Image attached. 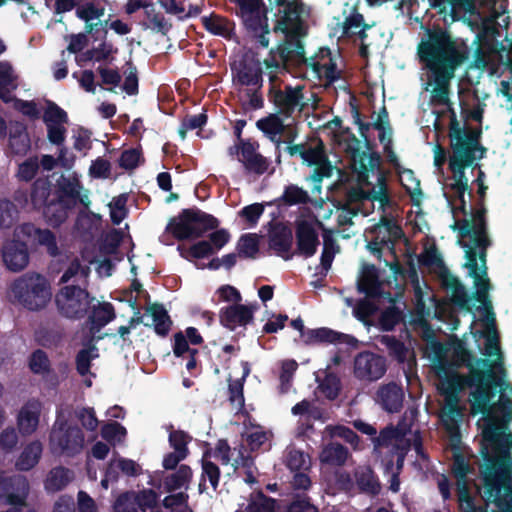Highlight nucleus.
<instances>
[{"label":"nucleus","mask_w":512,"mask_h":512,"mask_svg":"<svg viewBox=\"0 0 512 512\" xmlns=\"http://www.w3.org/2000/svg\"><path fill=\"white\" fill-rule=\"evenodd\" d=\"M459 233L462 237L470 238L469 243L462 244L466 256L464 266L468 269L469 276L473 278L476 289L475 297L485 312L484 322L487 333L485 355L489 358L477 359L475 366H470V372L478 379L477 388L470 394L471 413L501 416V420L510 422L512 420V400L505 395L507 390L512 393L509 383L499 384L502 394L496 403H492L493 388L497 385L495 369H500L503 374L505 370L495 327V313L489 298L491 284L487 277L486 249L490 245V240L486 233L484 216L478 212L474 218L463 220L459 224Z\"/></svg>","instance_id":"obj_1"},{"label":"nucleus","mask_w":512,"mask_h":512,"mask_svg":"<svg viewBox=\"0 0 512 512\" xmlns=\"http://www.w3.org/2000/svg\"><path fill=\"white\" fill-rule=\"evenodd\" d=\"M488 425L483 429L485 440L491 443L492 453H486L482 467L484 506L476 507L463 483L457 488L459 506L462 512H512V433L506 424L500 423L501 416H485Z\"/></svg>","instance_id":"obj_2"},{"label":"nucleus","mask_w":512,"mask_h":512,"mask_svg":"<svg viewBox=\"0 0 512 512\" xmlns=\"http://www.w3.org/2000/svg\"><path fill=\"white\" fill-rule=\"evenodd\" d=\"M339 147L347 154L352 169L358 175L362 185L372 187L368 191L361 188H352L347 192V206L337 209V222L339 225H351L352 219L359 212L366 215L375 202L383 212L392 206L387 192L385 177L376 169L379 158L362 150L361 141L347 128L335 134Z\"/></svg>","instance_id":"obj_3"},{"label":"nucleus","mask_w":512,"mask_h":512,"mask_svg":"<svg viewBox=\"0 0 512 512\" xmlns=\"http://www.w3.org/2000/svg\"><path fill=\"white\" fill-rule=\"evenodd\" d=\"M417 56L427 70L424 90L430 94V104L450 109L451 81L468 59L466 45L443 29L427 30L417 45Z\"/></svg>","instance_id":"obj_4"},{"label":"nucleus","mask_w":512,"mask_h":512,"mask_svg":"<svg viewBox=\"0 0 512 512\" xmlns=\"http://www.w3.org/2000/svg\"><path fill=\"white\" fill-rule=\"evenodd\" d=\"M353 425L358 431L373 436L372 442L377 453L382 454L384 449H388L392 455H395L398 470L402 468L412 443L417 451L420 449L417 433L405 423H399L396 427L387 426L380 431L379 435H376L377 429L369 423L356 420Z\"/></svg>","instance_id":"obj_5"},{"label":"nucleus","mask_w":512,"mask_h":512,"mask_svg":"<svg viewBox=\"0 0 512 512\" xmlns=\"http://www.w3.org/2000/svg\"><path fill=\"white\" fill-rule=\"evenodd\" d=\"M478 385V379L471 372L469 376L459 373H449L441 378L439 390L444 396L445 405L442 409L441 420L448 433L454 437L458 434L462 412L459 407L460 393L466 387Z\"/></svg>","instance_id":"obj_6"},{"label":"nucleus","mask_w":512,"mask_h":512,"mask_svg":"<svg viewBox=\"0 0 512 512\" xmlns=\"http://www.w3.org/2000/svg\"><path fill=\"white\" fill-rule=\"evenodd\" d=\"M9 298L31 311L47 306L52 298L49 281L43 275L28 272L16 278L9 286Z\"/></svg>","instance_id":"obj_7"},{"label":"nucleus","mask_w":512,"mask_h":512,"mask_svg":"<svg viewBox=\"0 0 512 512\" xmlns=\"http://www.w3.org/2000/svg\"><path fill=\"white\" fill-rule=\"evenodd\" d=\"M84 441V434L77 425L57 419L50 432L49 447L54 454L72 457L83 450Z\"/></svg>","instance_id":"obj_8"},{"label":"nucleus","mask_w":512,"mask_h":512,"mask_svg":"<svg viewBox=\"0 0 512 512\" xmlns=\"http://www.w3.org/2000/svg\"><path fill=\"white\" fill-rule=\"evenodd\" d=\"M218 227V220L213 216L201 211L184 210L178 217L173 219L168 226L169 231L179 240L188 238H199L206 231Z\"/></svg>","instance_id":"obj_9"},{"label":"nucleus","mask_w":512,"mask_h":512,"mask_svg":"<svg viewBox=\"0 0 512 512\" xmlns=\"http://www.w3.org/2000/svg\"><path fill=\"white\" fill-rule=\"evenodd\" d=\"M286 152L290 156L299 155L304 163L308 166L315 167L310 176V180L316 184L321 183L324 178H330L334 172H340V169L332 165L328 160L322 142H318L316 145L310 147L304 144L288 145Z\"/></svg>","instance_id":"obj_10"},{"label":"nucleus","mask_w":512,"mask_h":512,"mask_svg":"<svg viewBox=\"0 0 512 512\" xmlns=\"http://www.w3.org/2000/svg\"><path fill=\"white\" fill-rule=\"evenodd\" d=\"M271 9H276L278 15L274 32H282L285 35H301L303 31V19L308 15V10L301 0H269Z\"/></svg>","instance_id":"obj_11"},{"label":"nucleus","mask_w":512,"mask_h":512,"mask_svg":"<svg viewBox=\"0 0 512 512\" xmlns=\"http://www.w3.org/2000/svg\"><path fill=\"white\" fill-rule=\"evenodd\" d=\"M269 99L277 109V113L292 117L295 112L301 113L307 106L303 95V86L282 85L278 75L270 80Z\"/></svg>","instance_id":"obj_12"},{"label":"nucleus","mask_w":512,"mask_h":512,"mask_svg":"<svg viewBox=\"0 0 512 512\" xmlns=\"http://www.w3.org/2000/svg\"><path fill=\"white\" fill-rule=\"evenodd\" d=\"M308 58L301 40L287 39L278 47L277 54L271 52L269 57L264 59V73L268 75L269 80H273L278 74L284 72L286 63L292 62L306 66Z\"/></svg>","instance_id":"obj_13"},{"label":"nucleus","mask_w":512,"mask_h":512,"mask_svg":"<svg viewBox=\"0 0 512 512\" xmlns=\"http://www.w3.org/2000/svg\"><path fill=\"white\" fill-rule=\"evenodd\" d=\"M94 300L85 288L73 284L61 288L55 296L59 313L70 319L86 315Z\"/></svg>","instance_id":"obj_14"},{"label":"nucleus","mask_w":512,"mask_h":512,"mask_svg":"<svg viewBox=\"0 0 512 512\" xmlns=\"http://www.w3.org/2000/svg\"><path fill=\"white\" fill-rule=\"evenodd\" d=\"M29 492L30 484L25 476L0 474V498L7 506L3 512H35L27 505Z\"/></svg>","instance_id":"obj_15"},{"label":"nucleus","mask_w":512,"mask_h":512,"mask_svg":"<svg viewBox=\"0 0 512 512\" xmlns=\"http://www.w3.org/2000/svg\"><path fill=\"white\" fill-rule=\"evenodd\" d=\"M308 77L319 81L320 85L329 87L342 77V71L337 66V58L327 48H320L310 56L306 64Z\"/></svg>","instance_id":"obj_16"},{"label":"nucleus","mask_w":512,"mask_h":512,"mask_svg":"<svg viewBox=\"0 0 512 512\" xmlns=\"http://www.w3.org/2000/svg\"><path fill=\"white\" fill-rule=\"evenodd\" d=\"M368 234L370 241L367 244V248L378 257H380L384 247L388 248L392 253L394 244L403 236L401 227L392 218L386 216H382Z\"/></svg>","instance_id":"obj_17"},{"label":"nucleus","mask_w":512,"mask_h":512,"mask_svg":"<svg viewBox=\"0 0 512 512\" xmlns=\"http://www.w3.org/2000/svg\"><path fill=\"white\" fill-rule=\"evenodd\" d=\"M233 83L237 86L260 89L262 85L261 62L253 53H246L232 65Z\"/></svg>","instance_id":"obj_18"},{"label":"nucleus","mask_w":512,"mask_h":512,"mask_svg":"<svg viewBox=\"0 0 512 512\" xmlns=\"http://www.w3.org/2000/svg\"><path fill=\"white\" fill-rule=\"evenodd\" d=\"M386 370V360L375 353L361 352L354 359V376L361 381H376Z\"/></svg>","instance_id":"obj_19"},{"label":"nucleus","mask_w":512,"mask_h":512,"mask_svg":"<svg viewBox=\"0 0 512 512\" xmlns=\"http://www.w3.org/2000/svg\"><path fill=\"white\" fill-rule=\"evenodd\" d=\"M43 403L36 398L26 401L16 413V428L23 437L35 434L41 425Z\"/></svg>","instance_id":"obj_20"},{"label":"nucleus","mask_w":512,"mask_h":512,"mask_svg":"<svg viewBox=\"0 0 512 512\" xmlns=\"http://www.w3.org/2000/svg\"><path fill=\"white\" fill-rule=\"evenodd\" d=\"M14 236L3 242L1 248L2 262L5 268L11 272H20L29 264V251L27 244Z\"/></svg>","instance_id":"obj_21"},{"label":"nucleus","mask_w":512,"mask_h":512,"mask_svg":"<svg viewBox=\"0 0 512 512\" xmlns=\"http://www.w3.org/2000/svg\"><path fill=\"white\" fill-rule=\"evenodd\" d=\"M319 222L314 218H302L297 221L296 238L300 254L310 257L316 252L319 245L317 226Z\"/></svg>","instance_id":"obj_22"},{"label":"nucleus","mask_w":512,"mask_h":512,"mask_svg":"<svg viewBox=\"0 0 512 512\" xmlns=\"http://www.w3.org/2000/svg\"><path fill=\"white\" fill-rule=\"evenodd\" d=\"M405 392L396 382L381 384L375 393V401L389 413H397L403 407Z\"/></svg>","instance_id":"obj_23"},{"label":"nucleus","mask_w":512,"mask_h":512,"mask_svg":"<svg viewBox=\"0 0 512 512\" xmlns=\"http://www.w3.org/2000/svg\"><path fill=\"white\" fill-rule=\"evenodd\" d=\"M13 236L27 238L39 245L45 246L47 252L52 256L58 254L55 236L48 229H39L31 223H24L15 228Z\"/></svg>","instance_id":"obj_24"},{"label":"nucleus","mask_w":512,"mask_h":512,"mask_svg":"<svg viewBox=\"0 0 512 512\" xmlns=\"http://www.w3.org/2000/svg\"><path fill=\"white\" fill-rule=\"evenodd\" d=\"M13 236L27 238L39 245L45 246L47 252L52 256L58 254L55 236L48 229H39L31 223H24L15 228Z\"/></svg>","instance_id":"obj_25"},{"label":"nucleus","mask_w":512,"mask_h":512,"mask_svg":"<svg viewBox=\"0 0 512 512\" xmlns=\"http://www.w3.org/2000/svg\"><path fill=\"white\" fill-rule=\"evenodd\" d=\"M358 290L365 293L368 297L375 298L383 296L393 302L390 293H382V282L379 280L377 268L372 264H364L361 268L358 280Z\"/></svg>","instance_id":"obj_26"},{"label":"nucleus","mask_w":512,"mask_h":512,"mask_svg":"<svg viewBox=\"0 0 512 512\" xmlns=\"http://www.w3.org/2000/svg\"><path fill=\"white\" fill-rule=\"evenodd\" d=\"M76 15L85 22V33L90 34L105 28L108 20L105 19V8L93 2H86L77 7Z\"/></svg>","instance_id":"obj_27"},{"label":"nucleus","mask_w":512,"mask_h":512,"mask_svg":"<svg viewBox=\"0 0 512 512\" xmlns=\"http://www.w3.org/2000/svg\"><path fill=\"white\" fill-rule=\"evenodd\" d=\"M235 2L248 29L258 30L265 26L266 13L261 0H235Z\"/></svg>","instance_id":"obj_28"},{"label":"nucleus","mask_w":512,"mask_h":512,"mask_svg":"<svg viewBox=\"0 0 512 512\" xmlns=\"http://www.w3.org/2000/svg\"><path fill=\"white\" fill-rule=\"evenodd\" d=\"M440 281L450 296L451 301L459 307L470 311L471 298L460 281L448 270H443L440 273Z\"/></svg>","instance_id":"obj_29"},{"label":"nucleus","mask_w":512,"mask_h":512,"mask_svg":"<svg viewBox=\"0 0 512 512\" xmlns=\"http://www.w3.org/2000/svg\"><path fill=\"white\" fill-rule=\"evenodd\" d=\"M238 160L244 165L248 173L261 175L269 167V161L250 142H243L241 144V156H239Z\"/></svg>","instance_id":"obj_30"},{"label":"nucleus","mask_w":512,"mask_h":512,"mask_svg":"<svg viewBox=\"0 0 512 512\" xmlns=\"http://www.w3.org/2000/svg\"><path fill=\"white\" fill-rule=\"evenodd\" d=\"M252 318V308L241 304L228 306L220 313V322L231 330L238 326H245Z\"/></svg>","instance_id":"obj_31"},{"label":"nucleus","mask_w":512,"mask_h":512,"mask_svg":"<svg viewBox=\"0 0 512 512\" xmlns=\"http://www.w3.org/2000/svg\"><path fill=\"white\" fill-rule=\"evenodd\" d=\"M372 25L364 23V18L359 13H354L347 17L343 23L337 24V28L334 29V33H340V36H353L358 35L362 40V54L365 53L366 44L365 39L367 37L366 30L371 28Z\"/></svg>","instance_id":"obj_32"},{"label":"nucleus","mask_w":512,"mask_h":512,"mask_svg":"<svg viewBox=\"0 0 512 512\" xmlns=\"http://www.w3.org/2000/svg\"><path fill=\"white\" fill-rule=\"evenodd\" d=\"M476 144L473 140H464L459 138L453 146V156L450 158V169H464L465 166L472 165L475 160L474 151Z\"/></svg>","instance_id":"obj_33"},{"label":"nucleus","mask_w":512,"mask_h":512,"mask_svg":"<svg viewBox=\"0 0 512 512\" xmlns=\"http://www.w3.org/2000/svg\"><path fill=\"white\" fill-rule=\"evenodd\" d=\"M75 478L74 472L66 467L52 468L45 480L44 488L49 493H56L65 489Z\"/></svg>","instance_id":"obj_34"},{"label":"nucleus","mask_w":512,"mask_h":512,"mask_svg":"<svg viewBox=\"0 0 512 512\" xmlns=\"http://www.w3.org/2000/svg\"><path fill=\"white\" fill-rule=\"evenodd\" d=\"M43 445L40 441L34 440L29 442L19 454L15 467L19 471H29L34 468L42 455Z\"/></svg>","instance_id":"obj_35"},{"label":"nucleus","mask_w":512,"mask_h":512,"mask_svg":"<svg viewBox=\"0 0 512 512\" xmlns=\"http://www.w3.org/2000/svg\"><path fill=\"white\" fill-rule=\"evenodd\" d=\"M278 113H272L256 122V126L279 148L282 143L280 136L285 130V124Z\"/></svg>","instance_id":"obj_36"},{"label":"nucleus","mask_w":512,"mask_h":512,"mask_svg":"<svg viewBox=\"0 0 512 512\" xmlns=\"http://www.w3.org/2000/svg\"><path fill=\"white\" fill-rule=\"evenodd\" d=\"M354 478L360 491L371 495L380 492L381 485L369 466H358L354 471Z\"/></svg>","instance_id":"obj_37"},{"label":"nucleus","mask_w":512,"mask_h":512,"mask_svg":"<svg viewBox=\"0 0 512 512\" xmlns=\"http://www.w3.org/2000/svg\"><path fill=\"white\" fill-rule=\"evenodd\" d=\"M349 457L348 449L337 442L324 445L319 454V460L322 463L332 466H343Z\"/></svg>","instance_id":"obj_38"},{"label":"nucleus","mask_w":512,"mask_h":512,"mask_svg":"<svg viewBox=\"0 0 512 512\" xmlns=\"http://www.w3.org/2000/svg\"><path fill=\"white\" fill-rule=\"evenodd\" d=\"M292 246V233L286 227H276L270 233V248L277 254L288 258L286 254Z\"/></svg>","instance_id":"obj_39"},{"label":"nucleus","mask_w":512,"mask_h":512,"mask_svg":"<svg viewBox=\"0 0 512 512\" xmlns=\"http://www.w3.org/2000/svg\"><path fill=\"white\" fill-rule=\"evenodd\" d=\"M89 274V266L83 265L78 258H73L64 270L60 283L73 282L85 284Z\"/></svg>","instance_id":"obj_40"},{"label":"nucleus","mask_w":512,"mask_h":512,"mask_svg":"<svg viewBox=\"0 0 512 512\" xmlns=\"http://www.w3.org/2000/svg\"><path fill=\"white\" fill-rule=\"evenodd\" d=\"M146 312L151 322H146L145 325H153L159 335H166L170 329L171 321L164 307L154 304L148 307Z\"/></svg>","instance_id":"obj_41"},{"label":"nucleus","mask_w":512,"mask_h":512,"mask_svg":"<svg viewBox=\"0 0 512 512\" xmlns=\"http://www.w3.org/2000/svg\"><path fill=\"white\" fill-rule=\"evenodd\" d=\"M52 183L46 177L38 178L31 187L30 199L34 208L40 209L48 205Z\"/></svg>","instance_id":"obj_42"},{"label":"nucleus","mask_w":512,"mask_h":512,"mask_svg":"<svg viewBox=\"0 0 512 512\" xmlns=\"http://www.w3.org/2000/svg\"><path fill=\"white\" fill-rule=\"evenodd\" d=\"M118 471L126 476H137L141 473V467L135 461L122 457L114 458L107 468V476L117 479Z\"/></svg>","instance_id":"obj_43"},{"label":"nucleus","mask_w":512,"mask_h":512,"mask_svg":"<svg viewBox=\"0 0 512 512\" xmlns=\"http://www.w3.org/2000/svg\"><path fill=\"white\" fill-rule=\"evenodd\" d=\"M304 341L309 344L314 343H336V342H347L348 335L335 332L328 328H319L310 330L306 334H303Z\"/></svg>","instance_id":"obj_44"},{"label":"nucleus","mask_w":512,"mask_h":512,"mask_svg":"<svg viewBox=\"0 0 512 512\" xmlns=\"http://www.w3.org/2000/svg\"><path fill=\"white\" fill-rule=\"evenodd\" d=\"M234 453L235 449L232 451L225 441H219L214 452L207 456L210 459L213 458L212 461L216 462L217 465L219 463L227 467V473L229 474L231 470L235 471L238 467V460L233 458Z\"/></svg>","instance_id":"obj_45"},{"label":"nucleus","mask_w":512,"mask_h":512,"mask_svg":"<svg viewBox=\"0 0 512 512\" xmlns=\"http://www.w3.org/2000/svg\"><path fill=\"white\" fill-rule=\"evenodd\" d=\"M145 19L143 21L146 28L154 32L166 34L170 29V24L160 11H156L152 5H143Z\"/></svg>","instance_id":"obj_46"},{"label":"nucleus","mask_w":512,"mask_h":512,"mask_svg":"<svg viewBox=\"0 0 512 512\" xmlns=\"http://www.w3.org/2000/svg\"><path fill=\"white\" fill-rule=\"evenodd\" d=\"M160 3L168 13L179 17H191L200 13L199 5H194L187 0H160Z\"/></svg>","instance_id":"obj_47"},{"label":"nucleus","mask_w":512,"mask_h":512,"mask_svg":"<svg viewBox=\"0 0 512 512\" xmlns=\"http://www.w3.org/2000/svg\"><path fill=\"white\" fill-rule=\"evenodd\" d=\"M192 478V470L187 465H181L175 473L167 476L164 480V486L167 491H174L181 488H187Z\"/></svg>","instance_id":"obj_48"},{"label":"nucleus","mask_w":512,"mask_h":512,"mask_svg":"<svg viewBox=\"0 0 512 512\" xmlns=\"http://www.w3.org/2000/svg\"><path fill=\"white\" fill-rule=\"evenodd\" d=\"M285 463L292 471H305L310 467V457L294 446H289L285 451Z\"/></svg>","instance_id":"obj_49"},{"label":"nucleus","mask_w":512,"mask_h":512,"mask_svg":"<svg viewBox=\"0 0 512 512\" xmlns=\"http://www.w3.org/2000/svg\"><path fill=\"white\" fill-rule=\"evenodd\" d=\"M202 482L199 484L201 491L207 489L206 480L209 481L210 486L213 490H216L220 477V470L216 462L212 461L210 457L204 456L202 460Z\"/></svg>","instance_id":"obj_50"},{"label":"nucleus","mask_w":512,"mask_h":512,"mask_svg":"<svg viewBox=\"0 0 512 512\" xmlns=\"http://www.w3.org/2000/svg\"><path fill=\"white\" fill-rule=\"evenodd\" d=\"M39 171V158L32 156L18 165L15 177L18 181L29 182L37 175Z\"/></svg>","instance_id":"obj_51"},{"label":"nucleus","mask_w":512,"mask_h":512,"mask_svg":"<svg viewBox=\"0 0 512 512\" xmlns=\"http://www.w3.org/2000/svg\"><path fill=\"white\" fill-rule=\"evenodd\" d=\"M16 205L8 199H0V228H10L18 219Z\"/></svg>","instance_id":"obj_52"},{"label":"nucleus","mask_w":512,"mask_h":512,"mask_svg":"<svg viewBox=\"0 0 512 512\" xmlns=\"http://www.w3.org/2000/svg\"><path fill=\"white\" fill-rule=\"evenodd\" d=\"M325 433H327L331 438H342L347 443H349L354 449H358L359 447V436L348 427L342 425H329L325 428Z\"/></svg>","instance_id":"obj_53"},{"label":"nucleus","mask_w":512,"mask_h":512,"mask_svg":"<svg viewBox=\"0 0 512 512\" xmlns=\"http://www.w3.org/2000/svg\"><path fill=\"white\" fill-rule=\"evenodd\" d=\"M114 309L111 304L103 303L94 307L90 317L94 328H101L114 318Z\"/></svg>","instance_id":"obj_54"},{"label":"nucleus","mask_w":512,"mask_h":512,"mask_svg":"<svg viewBox=\"0 0 512 512\" xmlns=\"http://www.w3.org/2000/svg\"><path fill=\"white\" fill-rule=\"evenodd\" d=\"M19 432L17 428L8 426L0 432V452L12 453L18 446Z\"/></svg>","instance_id":"obj_55"},{"label":"nucleus","mask_w":512,"mask_h":512,"mask_svg":"<svg viewBox=\"0 0 512 512\" xmlns=\"http://www.w3.org/2000/svg\"><path fill=\"white\" fill-rule=\"evenodd\" d=\"M246 374L247 372L243 375L241 380L230 381L229 383V402L232 406V410L236 413L240 412L244 407L243 380Z\"/></svg>","instance_id":"obj_56"},{"label":"nucleus","mask_w":512,"mask_h":512,"mask_svg":"<svg viewBox=\"0 0 512 512\" xmlns=\"http://www.w3.org/2000/svg\"><path fill=\"white\" fill-rule=\"evenodd\" d=\"M202 22L207 30L212 32L213 34L220 36H228L231 31V24L226 19L217 16L211 15L209 17H203Z\"/></svg>","instance_id":"obj_57"},{"label":"nucleus","mask_w":512,"mask_h":512,"mask_svg":"<svg viewBox=\"0 0 512 512\" xmlns=\"http://www.w3.org/2000/svg\"><path fill=\"white\" fill-rule=\"evenodd\" d=\"M29 368L35 374L46 376L50 373V361L42 350L34 351L29 358Z\"/></svg>","instance_id":"obj_58"},{"label":"nucleus","mask_w":512,"mask_h":512,"mask_svg":"<svg viewBox=\"0 0 512 512\" xmlns=\"http://www.w3.org/2000/svg\"><path fill=\"white\" fill-rule=\"evenodd\" d=\"M380 343L385 345L391 355L397 358L398 361L404 362L410 355L409 349L404 344L398 341L395 337L384 335L380 338Z\"/></svg>","instance_id":"obj_59"},{"label":"nucleus","mask_w":512,"mask_h":512,"mask_svg":"<svg viewBox=\"0 0 512 512\" xmlns=\"http://www.w3.org/2000/svg\"><path fill=\"white\" fill-rule=\"evenodd\" d=\"M125 435L126 429L117 422L107 423L101 429V436L112 445L122 442Z\"/></svg>","instance_id":"obj_60"},{"label":"nucleus","mask_w":512,"mask_h":512,"mask_svg":"<svg viewBox=\"0 0 512 512\" xmlns=\"http://www.w3.org/2000/svg\"><path fill=\"white\" fill-rule=\"evenodd\" d=\"M9 146L15 154H25L30 148V139L25 130L21 129L10 135Z\"/></svg>","instance_id":"obj_61"},{"label":"nucleus","mask_w":512,"mask_h":512,"mask_svg":"<svg viewBox=\"0 0 512 512\" xmlns=\"http://www.w3.org/2000/svg\"><path fill=\"white\" fill-rule=\"evenodd\" d=\"M401 318V311L395 306H390L382 312L379 318V325L381 329L390 331L400 322Z\"/></svg>","instance_id":"obj_62"},{"label":"nucleus","mask_w":512,"mask_h":512,"mask_svg":"<svg viewBox=\"0 0 512 512\" xmlns=\"http://www.w3.org/2000/svg\"><path fill=\"white\" fill-rule=\"evenodd\" d=\"M191 441V437L183 431L176 430L172 431L169 435V444L173 448V452L182 453L184 456H188V443Z\"/></svg>","instance_id":"obj_63"},{"label":"nucleus","mask_w":512,"mask_h":512,"mask_svg":"<svg viewBox=\"0 0 512 512\" xmlns=\"http://www.w3.org/2000/svg\"><path fill=\"white\" fill-rule=\"evenodd\" d=\"M274 508L275 501L259 493L252 498L247 510L249 512H274Z\"/></svg>","instance_id":"obj_64"}]
</instances>
